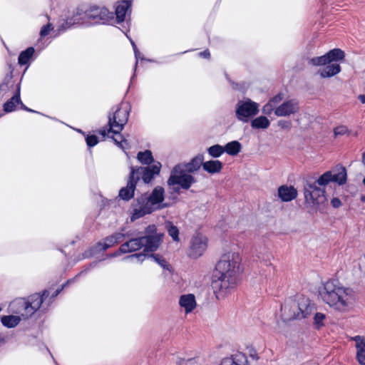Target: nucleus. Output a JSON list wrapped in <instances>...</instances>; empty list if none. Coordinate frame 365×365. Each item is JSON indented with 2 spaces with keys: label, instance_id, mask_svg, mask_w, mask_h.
<instances>
[{
  "label": "nucleus",
  "instance_id": "obj_1",
  "mask_svg": "<svg viewBox=\"0 0 365 365\" xmlns=\"http://www.w3.org/2000/svg\"><path fill=\"white\" fill-rule=\"evenodd\" d=\"M346 170L343 166H337L333 171H327L317 180L310 179L303 182L304 202L312 207L322 212L327 202L325 190L320 186H325L330 182L339 185L346 182Z\"/></svg>",
  "mask_w": 365,
  "mask_h": 365
},
{
  "label": "nucleus",
  "instance_id": "obj_2",
  "mask_svg": "<svg viewBox=\"0 0 365 365\" xmlns=\"http://www.w3.org/2000/svg\"><path fill=\"white\" fill-rule=\"evenodd\" d=\"M239 264L237 253L227 252L221 257L212 274V287L215 293L223 296L235 287Z\"/></svg>",
  "mask_w": 365,
  "mask_h": 365
},
{
  "label": "nucleus",
  "instance_id": "obj_3",
  "mask_svg": "<svg viewBox=\"0 0 365 365\" xmlns=\"http://www.w3.org/2000/svg\"><path fill=\"white\" fill-rule=\"evenodd\" d=\"M319 295L324 302L341 312L347 311L354 300L352 290L341 286L336 279L325 282Z\"/></svg>",
  "mask_w": 365,
  "mask_h": 365
},
{
  "label": "nucleus",
  "instance_id": "obj_4",
  "mask_svg": "<svg viewBox=\"0 0 365 365\" xmlns=\"http://www.w3.org/2000/svg\"><path fill=\"white\" fill-rule=\"evenodd\" d=\"M315 311V304L304 295H299L290 303H285L281 306L282 315L287 321L308 318Z\"/></svg>",
  "mask_w": 365,
  "mask_h": 365
},
{
  "label": "nucleus",
  "instance_id": "obj_5",
  "mask_svg": "<svg viewBox=\"0 0 365 365\" xmlns=\"http://www.w3.org/2000/svg\"><path fill=\"white\" fill-rule=\"evenodd\" d=\"M114 19L113 14L105 6L92 5L85 9L78 6L74 11L71 20L73 23L79 21H93L94 23H107Z\"/></svg>",
  "mask_w": 365,
  "mask_h": 365
},
{
  "label": "nucleus",
  "instance_id": "obj_6",
  "mask_svg": "<svg viewBox=\"0 0 365 365\" xmlns=\"http://www.w3.org/2000/svg\"><path fill=\"white\" fill-rule=\"evenodd\" d=\"M129 117V112L128 107L118 108L113 114L108 115V125L109 126L108 132H112L113 134L119 135V139L112 136V139L115 143L120 148L123 149V143L128 145V141L123 138V135L120 133L123 130L124 125L127 123Z\"/></svg>",
  "mask_w": 365,
  "mask_h": 365
},
{
  "label": "nucleus",
  "instance_id": "obj_7",
  "mask_svg": "<svg viewBox=\"0 0 365 365\" xmlns=\"http://www.w3.org/2000/svg\"><path fill=\"white\" fill-rule=\"evenodd\" d=\"M49 296V291L45 289L42 294H31L27 299H20L14 301L12 305L17 304L22 308L21 316L28 319L31 317L41 306L43 301Z\"/></svg>",
  "mask_w": 365,
  "mask_h": 365
},
{
  "label": "nucleus",
  "instance_id": "obj_8",
  "mask_svg": "<svg viewBox=\"0 0 365 365\" xmlns=\"http://www.w3.org/2000/svg\"><path fill=\"white\" fill-rule=\"evenodd\" d=\"M259 105L250 98L239 101L235 107L236 118L244 123H247L250 119L258 114Z\"/></svg>",
  "mask_w": 365,
  "mask_h": 365
},
{
  "label": "nucleus",
  "instance_id": "obj_9",
  "mask_svg": "<svg viewBox=\"0 0 365 365\" xmlns=\"http://www.w3.org/2000/svg\"><path fill=\"white\" fill-rule=\"evenodd\" d=\"M156 230L155 225H150L145 229L144 235H142L144 252H153L160 245L163 235L158 234Z\"/></svg>",
  "mask_w": 365,
  "mask_h": 365
},
{
  "label": "nucleus",
  "instance_id": "obj_10",
  "mask_svg": "<svg viewBox=\"0 0 365 365\" xmlns=\"http://www.w3.org/2000/svg\"><path fill=\"white\" fill-rule=\"evenodd\" d=\"M180 168L179 166L173 168L168 180V185L170 186L178 185L181 188L188 190L197 180L190 173H185Z\"/></svg>",
  "mask_w": 365,
  "mask_h": 365
},
{
  "label": "nucleus",
  "instance_id": "obj_11",
  "mask_svg": "<svg viewBox=\"0 0 365 365\" xmlns=\"http://www.w3.org/2000/svg\"><path fill=\"white\" fill-rule=\"evenodd\" d=\"M180 168L179 166L173 168L168 180V185L170 186L178 185L181 188L188 190L197 180L190 173H185Z\"/></svg>",
  "mask_w": 365,
  "mask_h": 365
},
{
  "label": "nucleus",
  "instance_id": "obj_12",
  "mask_svg": "<svg viewBox=\"0 0 365 365\" xmlns=\"http://www.w3.org/2000/svg\"><path fill=\"white\" fill-rule=\"evenodd\" d=\"M131 207L133 210L130 220L132 222L152 213L156 209L151 206L146 194L141 195L135 198Z\"/></svg>",
  "mask_w": 365,
  "mask_h": 365
},
{
  "label": "nucleus",
  "instance_id": "obj_13",
  "mask_svg": "<svg viewBox=\"0 0 365 365\" xmlns=\"http://www.w3.org/2000/svg\"><path fill=\"white\" fill-rule=\"evenodd\" d=\"M345 53L340 48H334L322 56L312 58L309 63L315 66H325L328 63H338L337 62L344 59Z\"/></svg>",
  "mask_w": 365,
  "mask_h": 365
},
{
  "label": "nucleus",
  "instance_id": "obj_14",
  "mask_svg": "<svg viewBox=\"0 0 365 365\" xmlns=\"http://www.w3.org/2000/svg\"><path fill=\"white\" fill-rule=\"evenodd\" d=\"M161 166L162 165L160 162H155L152 165L147 167L134 168L133 166H131L130 170L135 171V176H138L139 180L141 178L144 183L148 184L155 178V176L160 174Z\"/></svg>",
  "mask_w": 365,
  "mask_h": 365
},
{
  "label": "nucleus",
  "instance_id": "obj_15",
  "mask_svg": "<svg viewBox=\"0 0 365 365\" xmlns=\"http://www.w3.org/2000/svg\"><path fill=\"white\" fill-rule=\"evenodd\" d=\"M138 181L139 177L135 176V171L130 170L127 185L119 190V197L125 201L131 200L134 196L136 185Z\"/></svg>",
  "mask_w": 365,
  "mask_h": 365
},
{
  "label": "nucleus",
  "instance_id": "obj_16",
  "mask_svg": "<svg viewBox=\"0 0 365 365\" xmlns=\"http://www.w3.org/2000/svg\"><path fill=\"white\" fill-rule=\"evenodd\" d=\"M299 110V107L297 101L295 99H290L278 106L275 108L274 114L279 117L289 116L297 113Z\"/></svg>",
  "mask_w": 365,
  "mask_h": 365
},
{
  "label": "nucleus",
  "instance_id": "obj_17",
  "mask_svg": "<svg viewBox=\"0 0 365 365\" xmlns=\"http://www.w3.org/2000/svg\"><path fill=\"white\" fill-rule=\"evenodd\" d=\"M207 247L206 239L202 236H194L190 241L189 256L192 258L200 257Z\"/></svg>",
  "mask_w": 365,
  "mask_h": 365
},
{
  "label": "nucleus",
  "instance_id": "obj_18",
  "mask_svg": "<svg viewBox=\"0 0 365 365\" xmlns=\"http://www.w3.org/2000/svg\"><path fill=\"white\" fill-rule=\"evenodd\" d=\"M203 160V155L199 154L193 158L189 163L178 164L175 166L180 167V170L190 174L200 170V167L202 166Z\"/></svg>",
  "mask_w": 365,
  "mask_h": 365
},
{
  "label": "nucleus",
  "instance_id": "obj_19",
  "mask_svg": "<svg viewBox=\"0 0 365 365\" xmlns=\"http://www.w3.org/2000/svg\"><path fill=\"white\" fill-rule=\"evenodd\" d=\"M131 6V1L129 0H123L119 1L115 8V13L113 16H116L117 23H123L125 20V16L128 12L130 11Z\"/></svg>",
  "mask_w": 365,
  "mask_h": 365
},
{
  "label": "nucleus",
  "instance_id": "obj_20",
  "mask_svg": "<svg viewBox=\"0 0 365 365\" xmlns=\"http://www.w3.org/2000/svg\"><path fill=\"white\" fill-rule=\"evenodd\" d=\"M143 247L142 235L136 237H133L127 242L122 244L123 252L127 253L133 252L140 250Z\"/></svg>",
  "mask_w": 365,
  "mask_h": 365
},
{
  "label": "nucleus",
  "instance_id": "obj_21",
  "mask_svg": "<svg viewBox=\"0 0 365 365\" xmlns=\"http://www.w3.org/2000/svg\"><path fill=\"white\" fill-rule=\"evenodd\" d=\"M278 196L283 202H289L297 196V190L293 187L282 185L278 188Z\"/></svg>",
  "mask_w": 365,
  "mask_h": 365
},
{
  "label": "nucleus",
  "instance_id": "obj_22",
  "mask_svg": "<svg viewBox=\"0 0 365 365\" xmlns=\"http://www.w3.org/2000/svg\"><path fill=\"white\" fill-rule=\"evenodd\" d=\"M356 342V359L361 365H365V339L359 335L351 338Z\"/></svg>",
  "mask_w": 365,
  "mask_h": 365
},
{
  "label": "nucleus",
  "instance_id": "obj_23",
  "mask_svg": "<svg viewBox=\"0 0 365 365\" xmlns=\"http://www.w3.org/2000/svg\"><path fill=\"white\" fill-rule=\"evenodd\" d=\"M164 188L161 186L155 187L150 195L147 196L152 207L163 202L164 200Z\"/></svg>",
  "mask_w": 365,
  "mask_h": 365
},
{
  "label": "nucleus",
  "instance_id": "obj_24",
  "mask_svg": "<svg viewBox=\"0 0 365 365\" xmlns=\"http://www.w3.org/2000/svg\"><path fill=\"white\" fill-rule=\"evenodd\" d=\"M179 304L185 308V312H191L196 306L195 296L192 294L182 295L179 300Z\"/></svg>",
  "mask_w": 365,
  "mask_h": 365
},
{
  "label": "nucleus",
  "instance_id": "obj_25",
  "mask_svg": "<svg viewBox=\"0 0 365 365\" xmlns=\"http://www.w3.org/2000/svg\"><path fill=\"white\" fill-rule=\"evenodd\" d=\"M222 168L223 163L218 160H211L206 162L202 161L203 170L212 175L220 173Z\"/></svg>",
  "mask_w": 365,
  "mask_h": 365
},
{
  "label": "nucleus",
  "instance_id": "obj_26",
  "mask_svg": "<svg viewBox=\"0 0 365 365\" xmlns=\"http://www.w3.org/2000/svg\"><path fill=\"white\" fill-rule=\"evenodd\" d=\"M21 103L20 98V85L18 84L16 91L13 97L4 104V110L6 113H10L15 110L16 104Z\"/></svg>",
  "mask_w": 365,
  "mask_h": 365
},
{
  "label": "nucleus",
  "instance_id": "obj_27",
  "mask_svg": "<svg viewBox=\"0 0 365 365\" xmlns=\"http://www.w3.org/2000/svg\"><path fill=\"white\" fill-rule=\"evenodd\" d=\"M341 71V66L339 63H328L325 65V67L319 72L322 78H330Z\"/></svg>",
  "mask_w": 365,
  "mask_h": 365
},
{
  "label": "nucleus",
  "instance_id": "obj_28",
  "mask_svg": "<svg viewBox=\"0 0 365 365\" xmlns=\"http://www.w3.org/2000/svg\"><path fill=\"white\" fill-rule=\"evenodd\" d=\"M225 152L232 156L237 155L242 149V145L237 140H233L227 143L225 146Z\"/></svg>",
  "mask_w": 365,
  "mask_h": 365
},
{
  "label": "nucleus",
  "instance_id": "obj_29",
  "mask_svg": "<svg viewBox=\"0 0 365 365\" xmlns=\"http://www.w3.org/2000/svg\"><path fill=\"white\" fill-rule=\"evenodd\" d=\"M35 52L34 47L31 46L21 51L18 58L19 64L21 66L27 64Z\"/></svg>",
  "mask_w": 365,
  "mask_h": 365
},
{
  "label": "nucleus",
  "instance_id": "obj_30",
  "mask_svg": "<svg viewBox=\"0 0 365 365\" xmlns=\"http://www.w3.org/2000/svg\"><path fill=\"white\" fill-rule=\"evenodd\" d=\"M270 125V121L265 116H259L251 121V126L254 129H266Z\"/></svg>",
  "mask_w": 365,
  "mask_h": 365
},
{
  "label": "nucleus",
  "instance_id": "obj_31",
  "mask_svg": "<svg viewBox=\"0 0 365 365\" xmlns=\"http://www.w3.org/2000/svg\"><path fill=\"white\" fill-rule=\"evenodd\" d=\"M137 159L143 165L148 166L152 165L151 164L154 162L153 153L150 150H146L144 152H139L137 155Z\"/></svg>",
  "mask_w": 365,
  "mask_h": 365
},
{
  "label": "nucleus",
  "instance_id": "obj_32",
  "mask_svg": "<svg viewBox=\"0 0 365 365\" xmlns=\"http://www.w3.org/2000/svg\"><path fill=\"white\" fill-rule=\"evenodd\" d=\"M1 321L4 327L8 328H14L19 324L21 317L14 315L4 316L1 317Z\"/></svg>",
  "mask_w": 365,
  "mask_h": 365
},
{
  "label": "nucleus",
  "instance_id": "obj_33",
  "mask_svg": "<svg viewBox=\"0 0 365 365\" xmlns=\"http://www.w3.org/2000/svg\"><path fill=\"white\" fill-rule=\"evenodd\" d=\"M111 235L106 237L103 239V242H98L96 244V248H98V251L107 250L115 244V241Z\"/></svg>",
  "mask_w": 365,
  "mask_h": 365
},
{
  "label": "nucleus",
  "instance_id": "obj_34",
  "mask_svg": "<svg viewBox=\"0 0 365 365\" xmlns=\"http://www.w3.org/2000/svg\"><path fill=\"white\" fill-rule=\"evenodd\" d=\"M207 153L211 157L216 158L220 157L225 153V148L223 146L216 144L208 148Z\"/></svg>",
  "mask_w": 365,
  "mask_h": 365
},
{
  "label": "nucleus",
  "instance_id": "obj_35",
  "mask_svg": "<svg viewBox=\"0 0 365 365\" xmlns=\"http://www.w3.org/2000/svg\"><path fill=\"white\" fill-rule=\"evenodd\" d=\"M166 228L168 235L172 237L173 241L178 242L179 239V230L177 226L174 225L172 222H168L166 223Z\"/></svg>",
  "mask_w": 365,
  "mask_h": 365
},
{
  "label": "nucleus",
  "instance_id": "obj_36",
  "mask_svg": "<svg viewBox=\"0 0 365 365\" xmlns=\"http://www.w3.org/2000/svg\"><path fill=\"white\" fill-rule=\"evenodd\" d=\"M148 257L152 258L158 264H160L164 269H168V267L170 266L168 262L160 255L158 254H150L148 255Z\"/></svg>",
  "mask_w": 365,
  "mask_h": 365
},
{
  "label": "nucleus",
  "instance_id": "obj_37",
  "mask_svg": "<svg viewBox=\"0 0 365 365\" xmlns=\"http://www.w3.org/2000/svg\"><path fill=\"white\" fill-rule=\"evenodd\" d=\"M326 318V316L324 314L321 312H317L314 317V324L317 326V328H319L320 327L323 326V320Z\"/></svg>",
  "mask_w": 365,
  "mask_h": 365
},
{
  "label": "nucleus",
  "instance_id": "obj_38",
  "mask_svg": "<svg viewBox=\"0 0 365 365\" xmlns=\"http://www.w3.org/2000/svg\"><path fill=\"white\" fill-rule=\"evenodd\" d=\"M86 144L89 148L93 147L98 143V138L96 135H87L86 138Z\"/></svg>",
  "mask_w": 365,
  "mask_h": 365
},
{
  "label": "nucleus",
  "instance_id": "obj_39",
  "mask_svg": "<svg viewBox=\"0 0 365 365\" xmlns=\"http://www.w3.org/2000/svg\"><path fill=\"white\" fill-rule=\"evenodd\" d=\"M284 99V94L279 93L269 99V102L277 108L279 103Z\"/></svg>",
  "mask_w": 365,
  "mask_h": 365
},
{
  "label": "nucleus",
  "instance_id": "obj_40",
  "mask_svg": "<svg viewBox=\"0 0 365 365\" xmlns=\"http://www.w3.org/2000/svg\"><path fill=\"white\" fill-rule=\"evenodd\" d=\"M275 107L272 105L269 101L262 107V111L267 115H270L275 110Z\"/></svg>",
  "mask_w": 365,
  "mask_h": 365
},
{
  "label": "nucleus",
  "instance_id": "obj_41",
  "mask_svg": "<svg viewBox=\"0 0 365 365\" xmlns=\"http://www.w3.org/2000/svg\"><path fill=\"white\" fill-rule=\"evenodd\" d=\"M53 24H45L41 29L40 35L41 36H47L50 31L53 30Z\"/></svg>",
  "mask_w": 365,
  "mask_h": 365
},
{
  "label": "nucleus",
  "instance_id": "obj_42",
  "mask_svg": "<svg viewBox=\"0 0 365 365\" xmlns=\"http://www.w3.org/2000/svg\"><path fill=\"white\" fill-rule=\"evenodd\" d=\"M148 252H144V251L143 252H140V253H136V254H133V255H131L130 256H128L126 258H137L139 261H141L143 262L146 257H148V255H149L150 254H147Z\"/></svg>",
  "mask_w": 365,
  "mask_h": 365
},
{
  "label": "nucleus",
  "instance_id": "obj_43",
  "mask_svg": "<svg viewBox=\"0 0 365 365\" xmlns=\"http://www.w3.org/2000/svg\"><path fill=\"white\" fill-rule=\"evenodd\" d=\"M277 125L282 129L289 130L292 128V122L290 120H280Z\"/></svg>",
  "mask_w": 365,
  "mask_h": 365
},
{
  "label": "nucleus",
  "instance_id": "obj_44",
  "mask_svg": "<svg viewBox=\"0 0 365 365\" xmlns=\"http://www.w3.org/2000/svg\"><path fill=\"white\" fill-rule=\"evenodd\" d=\"M126 235H128V234H123L120 232H115L113 235H111V237H113V240L115 241V244L121 242L125 237Z\"/></svg>",
  "mask_w": 365,
  "mask_h": 365
},
{
  "label": "nucleus",
  "instance_id": "obj_45",
  "mask_svg": "<svg viewBox=\"0 0 365 365\" xmlns=\"http://www.w3.org/2000/svg\"><path fill=\"white\" fill-rule=\"evenodd\" d=\"M131 43H132V46H133V51H134V53H135V58H136L135 66H137L138 58H140L141 60H144V58L141 56L140 53L138 51L135 43L133 41H132Z\"/></svg>",
  "mask_w": 365,
  "mask_h": 365
},
{
  "label": "nucleus",
  "instance_id": "obj_46",
  "mask_svg": "<svg viewBox=\"0 0 365 365\" xmlns=\"http://www.w3.org/2000/svg\"><path fill=\"white\" fill-rule=\"evenodd\" d=\"M348 129L345 126H339L334 129L335 135H342L347 132Z\"/></svg>",
  "mask_w": 365,
  "mask_h": 365
},
{
  "label": "nucleus",
  "instance_id": "obj_47",
  "mask_svg": "<svg viewBox=\"0 0 365 365\" xmlns=\"http://www.w3.org/2000/svg\"><path fill=\"white\" fill-rule=\"evenodd\" d=\"M220 365H241L237 364L233 358H225L224 359Z\"/></svg>",
  "mask_w": 365,
  "mask_h": 365
},
{
  "label": "nucleus",
  "instance_id": "obj_48",
  "mask_svg": "<svg viewBox=\"0 0 365 365\" xmlns=\"http://www.w3.org/2000/svg\"><path fill=\"white\" fill-rule=\"evenodd\" d=\"M331 205L334 208H339L341 206V202L339 198L338 197H334L331 200Z\"/></svg>",
  "mask_w": 365,
  "mask_h": 365
},
{
  "label": "nucleus",
  "instance_id": "obj_49",
  "mask_svg": "<svg viewBox=\"0 0 365 365\" xmlns=\"http://www.w3.org/2000/svg\"><path fill=\"white\" fill-rule=\"evenodd\" d=\"M123 250H122V245L120 246L119 249L115 251L114 253L111 254L110 255V257H118V256H120V255L122 254H125L127 253L126 252H123Z\"/></svg>",
  "mask_w": 365,
  "mask_h": 365
},
{
  "label": "nucleus",
  "instance_id": "obj_50",
  "mask_svg": "<svg viewBox=\"0 0 365 365\" xmlns=\"http://www.w3.org/2000/svg\"><path fill=\"white\" fill-rule=\"evenodd\" d=\"M66 284H63V285L61 286V288H59V289H56V291L52 294V295L51 296V299H53V298H55L56 297H57V296L60 294V292L63 289V288H64V287L66 286Z\"/></svg>",
  "mask_w": 365,
  "mask_h": 365
},
{
  "label": "nucleus",
  "instance_id": "obj_51",
  "mask_svg": "<svg viewBox=\"0 0 365 365\" xmlns=\"http://www.w3.org/2000/svg\"><path fill=\"white\" fill-rule=\"evenodd\" d=\"M73 24H61L60 28L58 29V31H66L67 29H70L71 27V26H73Z\"/></svg>",
  "mask_w": 365,
  "mask_h": 365
},
{
  "label": "nucleus",
  "instance_id": "obj_52",
  "mask_svg": "<svg viewBox=\"0 0 365 365\" xmlns=\"http://www.w3.org/2000/svg\"><path fill=\"white\" fill-rule=\"evenodd\" d=\"M200 56L204 58H209L210 56V53L208 50H205L204 51L200 53Z\"/></svg>",
  "mask_w": 365,
  "mask_h": 365
},
{
  "label": "nucleus",
  "instance_id": "obj_53",
  "mask_svg": "<svg viewBox=\"0 0 365 365\" xmlns=\"http://www.w3.org/2000/svg\"><path fill=\"white\" fill-rule=\"evenodd\" d=\"M21 105V108L23 109V110H25L26 111H29V112H35L34 110L29 108L28 107H26L22 102L21 103H19Z\"/></svg>",
  "mask_w": 365,
  "mask_h": 365
},
{
  "label": "nucleus",
  "instance_id": "obj_54",
  "mask_svg": "<svg viewBox=\"0 0 365 365\" xmlns=\"http://www.w3.org/2000/svg\"><path fill=\"white\" fill-rule=\"evenodd\" d=\"M108 130H106L105 128L99 130V133L103 135V137L106 136L107 135V133H109L108 131Z\"/></svg>",
  "mask_w": 365,
  "mask_h": 365
},
{
  "label": "nucleus",
  "instance_id": "obj_55",
  "mask_svg": "<svg viewBox=\"0 0 365 365\" xmlns=\"http://www.w3.org/2000/svg\"><path fill=\"white\" fill-rule=\"evenodd\" d=\"M7 86H8V83L6 82H4L0 85V90L5 91L6 88H7Z\"/></svg>",
  "mask_w": 365,
  "mask_h": 365
},
{
  "label": "nucleus",
  "instance_id": "obj_56",
  "mask_svg": "<svg viewBox=\"0 0 365 365\" xmlns=\"http://www.w3.org/2000/svg\"><path fill=\"white\" fill-rule=\"evenodd\" d=\"M358 98L361 103H365V95H359Z\"/></svg>",
  "mask_w": 365,
  "mask_h": 365
},
{
  "label": "nucleus",
  "instance_id": "obj_57",
  "mask_svg": "<svg viewBox=\"0 0 365 365\" xmlns=\"http://www.w3.org/2000/svg\"><path fill=\"white\" fill-rule=\"evenodd\" d=\"M180 187H173V191L178 194L180 193Z\"/></svg>",
  "mask_w": 365,
  "mask_h": 365
},
{
  "label": "nucleus",
  "instance_id": "obj_58",
  "mask_svg": "<svg viewBox=\"0 0 365 365\" xmlns=\"http://www.w3.org/2000/svg\"><path fill=\"white\" fill-rule=\"evenodd\" d=\"M362 163L365 165V152L362 155Z\"/></svg>",
  "mask_w": 365,
  "mask_h": 365
},
{
  "label": "nucleus",
  "instance_id": "obj_59",
  "mask_svg": "<svg viewBox=\"0 0 365 365\" xmlns=\"http://www.w3.org/2000/svg\"><path fill=\"white\" fill-rule=\"evenodd\" d=\"M360 200L361 202H365V195H363L361 196Z\"/></svg>",
  "mask_w": 365,
  "mask_h": 365
},
{
  "label": "nucleus",
  "instance_id": "obj_60",
  "mask_svg": "<svg viewBox=\"0 0 365 365\" xmlns=\"http://www.w3.org/2000/svg\"><path fill=\"white\" fill-rule=\"evenodd\" d=\"M168 207V204H163L162 206H160V208H163V207Z\"/></svg>",
  "mask_w": 365,
  "mask_h": 365
},
{
  "label": "nucleus",
  "instance_id": "obj_61",
  "mask_svg": "<svg viewBox=\"0 0 365 365\" xmlns=\"http://www.w3.org/2000/svg\"><path fill=\"white\" fill-rule=\"evenodd\" d=\"M363 184H364V186H365V178H364V180H363Z\"/></svg>",
  "mask_w": 365,
  "mask_h": 365
}]
</instances>
